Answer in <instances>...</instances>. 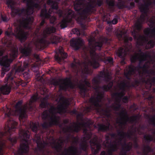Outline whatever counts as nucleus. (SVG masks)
Instances as JSON below:
<instances>
[{
	"label": "nucleus",
	"mask_w": 155,
	"mask_h": 155,
	"mask_svg": "<svg viewBox=\"0 0 155 155\" xmlns=\"http://www.w3.org/2000/svg\"><path fill=\"white\" fill-rule=\"evenodd\" d=\"M17 50L16 48L12 49L11 51V54L9 58L6 55L2 58H0V65L3 66L1 72L2 77H3L5 73L9 70L10 63L12 61L13 59L17 56Z\"/></svg>",
	"instance_id": "obj_1"
},
{
	"label": "nucleus",
	"mask_w": 155,
	"mask_h": 155,
	"mask_svg": "<svg viewBox=\"0 0 155 155\" xmlns=\"http://www.w3.org/2000/svg\"><path fill=\"white\" fill-rule=\"evenodd\" d=\"M33 18H28L23 20L20 22V26L15 30V35L21 41H23L27 38L28 33L24 31L23 28H28L30 25L33 22Z\"/></svg>",
	"instance_id": "obj_2"
},
{
	"label": "nucleus",
	"mask_w": 155,
	"mask_h": 155,
	"mask_svg": "<svg viewBox=\"0 0 155 155\" xmlns=\"http://www.w3.org/2000/svg\"><path fill=\"white\" fill-rule=\"evenodd\" d=\"M20 136H21L22 141L20 145L19 150L22 153H26L27 152L29 148L27 142V140L29 138L30 134L28 131H21L20 133Z\"/></svg>",
	"instance_id": "obj_3"
},
{
	"label": "nucleus",
	"mask_w": 155,
	"mask_h": 155,
	"mask_svg": "<svg viewBox=\"0 0 155 155\" xmlns=\"http://www.w3.org/2000/svg\"><path fill=\"white\" fill-rule=\"evenodd\" d=\"M54 110V109L51 108L49 111H44L42 117L43 119L50 118L51 124H56L58 123V119L55 116Z\"/></svg>",
	"instance_id": "obj_4"
},
{
	"label": "nucleus",
	"mask_w": 155,
	"mask_h": 155,
	"mask_svg": "<svg viewBox=\"0 0 155 155\" xmlns=\"http://www.w3.org/2000/svg\"><path fill=\"white\" fill-rule=\"evenodd\" d=\"M22 103V101H20L17 103L16 106V110L14 114L15 115H19L20 120H21V119L26 117V115L25 113V109L24 110H22L21 109L18 110V108L19 107L20 105Z\"/></svg>",
	"instance_id": "obj_5"
},
{
	"label": "nucleus",
	"mask_w": 155,
	"mask_h": 155,
	"mask_svg": "<svg viewBox=\"0 0 155 155\" xmlns=\"http://www.w3.org/2000/svg\"><path fill=\"white\" fill-rule=\"evenodd\" d=\"M84 41L82 39L78 38L77 39H72L70 41V45L71 46L78 49L80 46L82 45Z\"/></svg>",
	"instance_id": "obj_6"
},
{
	"label": "nucleus",
	"mask_w": 155,
	"mask_h": 155,
	"mask_svg": "<svg viewBox=\"0 0 155 155\" xmlns=\"http://www.w3.org/2000/svg\"><path fill=\"white\" fill-rule=\"evenodd\" d=\"M92 61L90 62L91 64L92 65L93 67L95 68H96L99 66L98 63L96 61L95 59L99 58V56L96 54L94 51L91 50L90 51Z\"/></svg>",
	"instance_id": "obj_7"
},
{
	"label": "nucleus",
	"mask_w": 155,
	"mask_h": 155,
	"mask_svg": "<svg viewBox=\"0 0 155 155\" xmlns=\"http://www.w3.org/2000/svg\"><path fill=\"white\" fill-rule=\"evenodd\" d=\"M16 124L17 123L16 122L13 120L12 119H10L6 123L4 129L5 131L6 132L8 131L10 133L11 129L15 128Z\"/></svg>",
	"instance_id": "obj_8"
},
{
	"label": "nucleus",
	"mask_w": 155,
	"mask_h": 155,
	"mask_svg": "<svg viewBox=\"0 0 155 155\" xmlns=\"http://www.w3.org/2000/svg\"><path fill=\"white\" fill-rule=\"evenodd\" d=\"M90 144L92 152H94V154L96 153L100 148V144L97 142L96 138H95L93 140H91Z\"/></svg>",
	"instance_id": "obj_9"
},
{
	"label": "nucleus",
	"mask_w": 155,
	"mask_h": 155,
	"mask_svg": "<svg viewBox=\"0 0 155 155\" xmlns=\"http://www.w3.org/2000/svg\"><path fill=\"white\" fill-rule=\"evenodd\" d=\"M73 14V12L71 10L68 11L67 18L64 20L62 21L61 23V26L62 28H64L67 26V22H69L70 21L71 18Z\"/></svg>",
	"instance_id": "obj_10"
},
{
	"label": "nucleus",
	"mask_w": 155,
	"mask_h": 155,
	"mask_svg": "<svg viewBox=\"0 0 155 155\" xmlns=\"http://www.w3.org/2000/svg\"><path fill=\"white\" fill-rule=\"evenodd\" d=\"M84 6H87L86 2L84 1L80 0L79 1H75L74 3V8L77 11L80 10L82 7Z\"/></svg>",
	"instance_id": "obj_11"
},
{
	"label": "nucleus",
	"mask_w": 155,
	"mask_h": 155,
	"mask_svg": "<svg viewBox=\"0 0 155 155\" xmlns=\"http://www.w3.org/2000/svg\"><path fill=\"white\" fill-rule=\"evenodd\" d=\"M129 50L128 46L124 47V48H120L118 51V55L120 57H122L126 55L127 53V51Z\"/></svg>",
	"instance_id": "obj_12"
},
{
	"label": "nucleus",
	"mask_w": 155,
	"mask_h": 155,
	"mask_svg": "<svg viewBox=\"0 0 155 155\" xmlns=\"http://www.w3.org/2000/svg\"><path fill=\"white\" fill-rule=\"evenodd\" d=\"M1 92L4 94H8L10 91V87L7 85L2 86L0 89Z\"/></svg>",
	"instance_id": "obj_13"
},
{
	"label": "nucleus",
	"mask_w": 155,
	"mask_h": 155,
	"mask_svg": "<svg viewBox=\"0 0 155 155\" xmlns=\"http://www.w3.org/2000/svg\"><path fill=\"white\" fill-rule=\"evenodd\" d=\"M21 52L25 56L28 55L31 52V49L29 47H25L24 48L20 49Z\"/></svg>",
	"instance_id": "obj_14"
},
{
	"label": "nucleus",
	"mask_w": 155,
	"mask_h": 155,
	"mask_svg": "<svg viewBox=\"0 0 155 155\" xmlns=\"http://www.w3.org/2000/svg\"><path fill=\"white\" fill-rule=\"evenodd\" d=\"M141 28V25L140 24L138 23H136L134 25V26L133 28L134 30L132 32V34L134 37L135 38V33L137 32V30H139Z\"/></svg>",
	"instance_id": "obj_15"
},
{
	"label": "nucleus",
	"mask_w": 155,
	"mask_h": 155,
	"mask_svg": "<svg viewBox=\"0 0 155 155\" xmlns=\"http://www.w3.org/2000/svg\"><path fill=\"white\" fill-rule=\"evenodd\" d=\"M55 31L54 28L53 27H51L50 28H47L44 31V34H49L51 33L54 32Z\"/></svg>",
	"instance_id": "obj_16"
},
{
	"label": "nucleus",
	"mask_w": 155,
	"mask_h": 155,
	"mask_svg": "<svg viewBox=\"0 0 155 155\" xmlns=\"http://www.w3.org/2000/svg\"><path fill=\"white\" fill-rule=\"evenodd\" d=\"M71 83L69 81L65 82L64 84L60 86V88L63 89H66L68 87H70L71 85Z\"/></svg>",
	"instance_id": "obj_17"
},
{
	"label": "nucleus",
	"mask_w": 155,
	"mask_h": 155,
	"mask_svg": "<svg viewBox=\"0 0 155 155\" xmlns=\"http://www.w3.org/2000/svg\"><path fill=\"white\" fill-rule=\"evenodd\" d=\"M51 42L53 44H56L59 41L60 38L55 36H53L51 39Z\"/></svg>",
	"instance_id": "obj_18"
},
{
	"label": "nucleus",
	"mask_w": 155,
	"mask_h": 155,
	"mask_svg": "<svg viewBox=\"0 0 155 155\" xmlns=\"http://www.w3.org/2000/svg\"><path fill=\"white\" fill-rule=\"evenodd\" d=\"M28 66V63L27 61H25L24 62L23 64V68H21L20 67H19L17 70V71H23Z\"/></svg>",
	"instance_id": "obj_19"
},
{
	"label": "nucleus",
	"mask_w": 155,
	"mask_h": 155,
	"mask_svg": "<svg viewBox=\"0 0 155 155\" xmlns=\"http://www.w3.org/2000/svg\"><path fill=\"white\" fill-rule=\"evenodd\" d=\"M32 126L30 127L31 129L34 132H36L38 130V123L32 124Z\"/></svg>",
	"instance_id": "obj_20"
},
{
	"label": "nucleus",
	"mask_w": 155,
	"mask_h": 155,
	"mask_svg": "<svg viewBox=\"0 0 155 155\" xmlns=\"http://www.w3.org/2000/svg\"><path fill=\"white\" fill-rule=\"evenodd\" d=\"M144 38L143 37L140 36L137 39V44L140 45H143V43L144 42Z\"/></svg>",
	"instance_id": "obj_21"
},
{
	"label": "nucleus",
	"mask_w": 155,
	"mask_h": 155,
	"mask_svg": "<svg viewBox=\"0 0 155 155\" xmlns=\"http://www.w3.org/2000/svg\"><path fill=\"white\" fill-rule=\"evenodd\" d=\"M36 140V142L37 146L38 147H42L43 146L42 145L41 140V138L38 137Z\"/></svg>",
	"instance_id": "obj_22"
},
{
	"label": "nucleus",
	"mask_w": 155,
	"mask_h": 155,
	"mask_svg": "<svg viewBox=\"0 0 155 155\" xmlns=\"http://www.w3.org/2000/svg\"><path fill=\"white\" fill-rule=\"evenodd\" d=\"M154 45V43L153 41H149L147 45L146 48H149L153 47Z\"/></svg>",
	"instance_id": "obj_23"
},
{
	"label": "nucleus",
	"mask_w": 155,
	"mask_h": 155,
	"mask_svg": "<svg viewBox=\"0 0 155 155\" xmlns=\"http://www.w3.org/2000/svg\"><path fill=\"white\" fill-rule=\"evenodd\" d=\"M137 59H140L139 58V55L136 54L131 57L130 60L131 62H134Z\"/></svg>",
	"instance_id": "obj_24"
},
{
	"label": "nucleus",
	"mask_w": 155,
	"mask_h": 155,
	"mask_svg": "<svg viewBox=\"0 0 155 155\" xmlns=\"http://www.w3.org/2000/svg\"><path fill=\"white\" fill-rule=\"evenodd\" d=\"M41 16L44 17L46 18H47L49 17V15L46 13V11L45 9L41 11Z\"/></svg>",
	"instance_id": "obj_25"
},
{
	"label": "nucleus",
	"mask_w": 155,
	"mask_h": 155,
	"mask_svg": "<svg viewBox=\"0 0 155 155\" xmlns=\"http://www.w3.org/2000/svg\"><path fill=\"white\" fill-rule=\"evenodd\" d=\"M76 152V149L74 147H71L69 149V152L73 155H74Z\"/></svg>",
	"instance_id": "obj_26"
},
{
	"label": "nucleus",
	"mask_w": 155,
	"mask_h": 155,
	"mask_svg": "<svg viewBox=\"0 0 155 155\" xmlns=\"http://www.w3.org/2000/svg\"><path fill=\"white\" fill-rule=\"evenodd\" d=\"M99 127V129L101 130H106L109 127L103 125H100Z\"/></svg>",
	"instance_id": "obj_27"
},
{
	"label": "nucleus",
	"mask_w": 155,
	"mask_h": 155,
	"mask_svg": "<svg viewBox=\"0 0 155 155\" xmlns=\"http://www.w3.org/2000/svg\"><path fill=\"white\" fill-rule=\"evenodd\" d=\"M128 119V118L126 116H124V117L121 119V123L123 124H125L127 121V120Z\"/></svg>",
	"instance_id": "obj_28"
},
{
	"label": "nucleus",
	"mask_w": 155,
	"mask_h": 155,
	"mask_svg": "<svg viewBox=\"0 0 155 155\" xmlns=\"http://www.w3.org/2000/svg\"><path fill=\"white\" fill-rule=\"evenodd\" d=\"M102 43L101 42H97L96 43L95 45V46L96 48H98V49L100 50V48L102 46Z\"/></svg>",
	"instance_id": "obj_29"
},
{
	"label": "nucleus",
	"mask_w": 155,
	"mask_h": 155,
	"mask_svg": "<svg viewBox=\"0 0 155 155\" xmlns=\"http://www.w3.org/2000/svg\"><path fill=\"white\" fill-rule=\"evenodd\" d=\"M23 77L25 80L30 78V75L27 72H25L23 74Z\"/></svg>",
	"instance_id": "obj_30"
},
{
	"label": "nucleus",
	"mask_w": 155,
	"mask_h": 155,
	"mask_svg": "<svg viewBox=\"0 0 155 155\" xmlns=\"http://www.w3.org/2000/svg\"><path fill=\"white\" fill-rule=\"evenodd\" d=\"M7 113H5V116L9 117L10 116V115L11 114V110L9 109V108H7Z\"/></svg>",
	"instance_id": "obj_31"
},
{
	"label": "nucleus",
	"mask_w": 155,
	"mask_h": 155,
	"mask_svg": "<svg viewBox=\"0 0 155 155\" xmlns=\"http://www.w3.org/2000/svg\"><path fill=\"white\" fill-rule=\"evenodd\" d=\"M37 97L36 95H34L32 97L30 100V102L32 103L36 100Z\"/></svg>",
	"instance_id": "obj_32"
},
{
	"label": "nucleus",
	"mask_w": 155,
	"mask_h": 155,
	"mask_svg": "<svg viewBox=\"0 0 155 155\" xmlns=\"http://www.w3.org/2000/svg\"><path fill=\"white\" fill-rule=\"evenodd\" d=\"M4 144L0 140V155H2L3 154L2 150V147L3 146Z\"/></svg>",
	"instance_id": "obj_33"
},
{
	"label": "nucleus",
	"mask_w": 155,
	"mask_h": 155,
	"mask_svg": "<svg viewBox=\"0 0 155 155\" xmlns=\"http://www.w3.org/2000/svg\"><path fill=\"white\" fill-rule=\"evenodd\" d=\"M25 12L27 14H30L32 13V10L31 8H28L25 10Z\"/></svg>",
	"instance_id": "obj_34"
},
{
	"label": "nucleus",
	"mask_w": 155,
	"mask_h": 155,
	"mask_svg": "<svg viewBox=\"0 0 155 155\" xmlns=\"http://www.w3.org/2000/svg\"><path fill=\"white\" fill-rule=\"evenodd\" d=\"M89 45L91 46V47L92 46V48H94V47H93L92 46V44L94 43V41H93V39L92 38H91L89 39Z\"/></svg>",
	"instance_id": "obj_35"
},
{
	"label": "nucleus",
	"mask_w": 155,
	"mask_h": 155,
	"mask_svg": "<svg viewBox=\"0 0 155 155\" xmlns=\"http://www.w3.org/2000/svg\"><path fill=\"white\" fill-rule=\"evenodd\" d=\"M61 55L63 58H67V55L66 53H61Z\"/></svg>",
	"instance_id": "obj_36"
},
{
	"label": "nucleus",
	"mask_w": 155,
	"mask_h": 155,
	"mask_svg": "<svg viewBox=\"0 0 155 155\" xmlns=\"http://www.w3.org/2000/svg\"><path fill=\"white\" fill-rule=\"evenodd\" d=\"M124 33L123 32H121L119 34H117V37L119 39H120L122 37Z\"/></svg>",
	"instance_id": "obj_37"
},
{
	"label": "nucleus",
	"mask_w": 155,
	"mask_h": 155,
	"mask_svg": "<svg viewBox=\"0 0 155 155\" xmlns=\"http://www.w3.org/2000/svg\"><path fill=\"white\" fill-rule=\"evenodd\" d=\"M7 3L8 4V6H11L12 4H13V1L12 0H7Z\"/></svg>",
	"instance_id": "obj_38"
},
{
	"label": "nucleus",
	"mask_w": 155,
	"mask_h": 155,
	"mask_svg": "<svg viewBox=\"0 0 155 155\" xmlns=\"http://www.w3.org/2000/svg\"><path fill=\"white\" fill-rule=\"evenodd\" d=\"M117 22V20L116 18H114L111 21L113 24H115Z\"/></svg>",
	"instance_id": "obj_39"
},
{
	"label": "nucleus",
	"mask_w": 155,
	"mask_h": 155,
	"mask_svg": "<svg viewBox=\"0 0 155 155\" xmlns=\"http://www.w3.org/2000/svg\"><path fill=\"white\" fill-rule=\"evenodd\" d=\"M56 18L54 17H52L50 18V22L51 23H53L54 21L55 20Z\"/></svg>",
	"instance_id": "obj_40"
},
{
	"label": "nucleus",
	"mask_w": 155,
	"mask_h": 155,
	"mask_svg": "<svg viewBox=\"0 0 155 155\" xmlns=\"http://www.w3.org/2000/svg\"><path fill=\"white\" fill-rule=\"evenodd\" d=\"M9 140H10L12 143H15L16 141V139L15 138H9Z\"/></svg>",
	"instance_id": "obj_41"
},
{
	"label": "nucleus",
	"mask_w": 155,
	"mask_h": 155,
	"mask_svg": "<svg viewBox=\"0 0 155 155\" xmlns=\"http://www.w3.org/2000/svg\"><path fill=\"white\" fill-rule=\"evenodd\" d=\"M128 99V97H124L122 101L124 103H126Z\"/></svg>",
	"instance_id": "obj_42"
},
{
	"label": "nucleus",
	"mask_w": 155,
	"mask_h": 155,
	"mask_svg": "<svg viewBox=\"0 0 155 155\" xmlns=\"http://www.w3.org/2000/svg\"><path fill=\"white\" fill-rule=\"evenodd\" d=\"M5 34L8 37L12 34V33L11 32H9L8 31H6L5 32Z\"/></svg>",
	"instance_id": "obj_43"
},
{
	"label": "nucleus",
	"mask_w": 155,
	"mask_h": 155,
	"mask_svg": "<svg viewBox=\"0 0 155 155\" xmlns=\"http://www.w3.org/2000/svg\"><path fill=\"white\" fill-rule=\"evenodd\" d=\"M59 51L60 54L62 53L63 52V50L62 47H59Z\"/></svg>",
	"instance_id": "obj_44"
},
{
	"label": "nucleus",
	"mask_w": 155,
	"mask_h": 155,
	"mask_svg": "<svg viewBox=\"0 0 155 155\" xmlns=\"http://www.w3.org/2000/svg\"><path fill=\"white\" fill-rule=\"evenodd\" d=\"M2 20L4 21H6L7 20V18L5 16H2Z\"/></svg>",
	"instance_id": "obj_45"
},
{
	"label": "nucleus",
	"mask_w": 155,
	"mask_h": 155,
	"mask_svg": "<svg viewBox=\"0 0 155 155\" xmlns=\"http://www.w3.org/2000/svg\"><path fill=\"white\" fill-rule=\"evenodd\" d=\"M75 128L74 130L75 131H78V130L80 129V126H76L75 125Z\"/></svg>",
	"instance_id": "obj_46"
},
{
	"label": "nucleus",
	"mask_w": 155,
	"mask_h": 155,
	"mask_svg": "<svg viewBox=\"0 0 155 155\" xmlns=\"http://www.w3.org/2000/svg\"><path fill=\"white\" fill-rule=\"evenodd\" d=\"M107 60L109 62L111 63L112 62L113 59L111 58L108 57L107 58Z\"/></svg>",
	"instance_id": "obj_47"
},
{
	"label": "nucleus",
	"mask_w": 155,
	"mask_h": 155,
	"mask_svg": "<svg viewBox=\"0 0 155 155\" xmlns=\"http://www.w3.org/2000/svg\"><path fill=\"white\" fill-rule=\"evenodd\" d=\"M109 5L110 6H113L114 4V2L113 1H110L109 3Z\"/></svg>",
	"instance_id": "obj_48"
},
{
	"label": "nucleus",
	"mask_w": 155,
	"mask_h": 155,
	"mask_svg": "<svg viewBox=\"0 0 155 155\" xmlns=\"http://www.w3.org/2000/svg\"><path fill=\"white\" fill-rule=\"evenodd\" d=\"M123 39L124 40L125 43L127 42L128 40V38L127 37H124V38H123Z\"/></svg>",
	"instance_id": "obj_49"
},
{
	"label": "nucleus",
	"mask_w": 155,
	"mask_h": 155,
	"mask_svg": "<svg viewBox=\"0 0 155 155\" xmlns=\"http://www.w3.org/2000/svg\"><path fill=\"white\" fill-rule=\"evenodd\" d=\"M101 155H107L104 152H101ZM108 155H111V153H108Z\"/></svg>",
	"instance_id": "obj_50"
},
{
	"label": "nucleus",
	"mask_w": 155,
	"mask_h": 155,
	"mask_svg": "<svg viewBox=\"0 0 155 155\" xmlns=\"http://www.w3.org/2000/svg\"><path fill=\"white\" fill-rule=\"evenodd\" d=\"M13 79V78L12 77H11V76L10 75V76H8V77L7 80H11Z\"/></svg>",
	"instance_id": "obj_51"
},
{
	"label": "nucleus",
	"mask_w": 155,
	"mask_h": 155,
	"mask_svg": "<svg viewBox=\"0 0 155 155\" xmlns=\"http://www.w3.org/2000/svg\"><path fill=\"white\" fill-rule=\"evenodd\" d=\"M56 59L58 61H60L61 60V58L59 57H57L56 58Z\"/></svg>",
	"instance_id": "obj_52"
},
{
	"label": "nucleus",
	"mask_w": 155,
	"mask_h": 155,
	"mask_svg": "<svg viewBox=\"0 0 155 155\" xmlns=\"http://www.w3.org/2000/svg\"><path fill=\"white\" fill-rule=\"evenodd\" d=\"M3 53V51H0V56H1Z\"/></svg>",
	"instance_id": "obj_53"
},
{
	"label": "nucleus",
	"mask_w": 155,
	"mask_h": 155,
	"mask_svg": "<svg viewBox=\"0 0 155 155\" xmlns=\"http://www.w3.org/2000/svg\"><path fill=\"white\" fill-rule=\"evenodd\" d=\"M135 118V117H132L131 118V120L132 121H133L134 120V118Z\"/></svg>",
	"instance_id": "obj_54"
},
{
	"label": "nucleus",
	"mask_w": 155,
	"mask_h": 155,
	"mask_svg": "<svg viewBox=\"0 0 155 155\" xmlns=\"http://www.w3.org/2000/svg\"><path fill=\"white\" fill-rule=\"evenodd\" d=\"M129 39L130 41H131L132 40V38L130 37L129 38Z\"/></svg>",
	"instance_id": "obj_55"
},
{
	"label": "nucleus",
	"mask_w": 155,
	"mask_h": 155,
	"mask_svg": "<svg viewBox=\"0 0 155 155\" xmlns=\"http://www.w3.org/2000/svg\"><path fill=\"white\" fill-rule=\"evenodd\" d=\"M2 31L0 29V35H1L2 33Z\"/></svg>",
	"instance_id": "obj_56"
},
{
	"label": "nucleus",
	"mask_w": 155,
	"mask_h": 155,
	"mask_svg": "<svg viewBox=\"0 0 155 155\" xmlns=\"http://www.w3.org/2000/svg\"><path fill=\"white\" fill-rule=\"evenodd\" d=\"M96 106H98V105H97L96 104H94Z\"/></svg>",
	"instance_id": "obj_57"
},
{
	"label": "nucleus",
	"mask_w": 155,
	"mask_h": 155,
	"mask_svg": "<svg viewBox=\"0 0 155 155\" xmlns=\"http://www.w3.org/2000/svg\"><path fill=\"white\" fill-rule=\"evenodd\" d=\"M111 150H112V151H114V150H115V149H111Z\"/></svg>",
	"instance_id": "obj_58"
},
{
	"label": "nucleus",
	"mask_w": 155,
	"mask_h": 155,
	"mask_svg": "<svg viewBox=\"0 0 155 155\" xmlns=\"http://www.w3.org/2000/svg\"><path fill=\"white\" fill-rule=\"evenodd\" d=\"M153 123H154V125H155V120L154 121Z\"/></svg>",
	"instance_id": "obj_59"
},
{
	"label": "nucleus",
	"mask_w": 155,
	"mask_h": 155,
	"mask_svg": "<svg viewBox=\"0 0 155 155\" xmlns=\"http://www.w3.org/2000/svg\"><path fill=\"white\" fill-rule=\"evenodd\" d=\"M43 23H44V22H43V21H42V22L41 23V25H43Z\"/></svg>",
	"instance_id": "obj_60"
},
{
	"label": "nucleus",
	"mask_w": 155,
	"mask_h": 155,
	"mask_svg": "<svg viewBox=\"0 0 155 155\" xmlns=\"http://www.w3.org/2000/svg\"><path fill=\"white\" fill-rule=\"evenodd\" d=\"M74 30L76 31V32H77V31H78V29H75Z\"/></svg>",
	"instance_id": "obj_61"
},
{
	"label": "nucleus",
	"mask_w": 155,
	"mask_h": 155,
	"mask_svg": "<svg viewBox=\"0 0 155 155\" xmlns=\"http://www.w3.org/2000/svg\"><path fill=\"white\" fill-rule=\"evenodd\" d=\"M58 112H59V113H60L61 112V111H60L59 110H58L57 111Z\"/></svg>",
	"instance_id": "obj_62"
},
{
	"label": "nucleus",
	"mask_w": 155,
	"mask_h": 155,
	"mask_svg": "<svg viewBox=\"0 0 155 155\" xmlns=\"http://www.w3.org/2000/svg\"><path fill=\"white\" fill-rule=\"evenodd\" d=\"M121 95L120 94H119V96H120Z\"/></svg>",
	"instance_id": "obj_63"
},
{
	"label": "nucleus",
	"mask_w": 155,
	"mask_h": 155,
	"mask_svg": "<svg viewBox=\"0 0 155 155\" xmlns=\"http://www.w3.org/2000/svg\"><path fill=\"white\" fill-rule=\"evenodd\" d=\"M12 11L13 12L15 11H14V10H12Z\"/></svg>",
	"instance_id": "obj_64"
}]
</instances>
